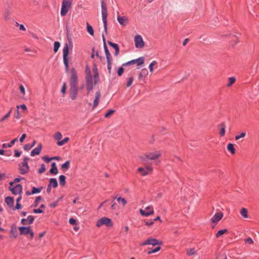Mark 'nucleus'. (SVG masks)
I'll return each mask as SVG.
<instances>
[{
    "mask_svg": "<svg viewBox=\"0 0 259 259\" xmlns=\"http://www.w3.org/2000/svg\"><path fill=\"white\" fill-rule=\"evenodd\" d=\"M195 250V248H190L189 249H187V254L188 255H194L196 253Z\"/></svg>",
    "mask_w": 259,
    "mask_h": 259,
    "instance_id": "obj_43",
    "label": "nucleus"
},
{
    "mask_svg": "<svg viewBox=\"0 0 259 259\" xmlns=\"http://www.w3.org/2000/svg\"><path fill=\"white\" fill-rule=\"evenodd\" d=\"M117 20H118V22L121 25H125V23L127 21V19L124 16H123V17L118 16L117 18Z\"/></svg>",
    "mask_w": 259,
    "mask_h": 259,
    "instance_id": "obj_27",
    "label": "nucleus"
},
{
    "mask_svg": "<svg viewBox=\"0 0 259 259\" xmlns=\"http://www.w3.org/2000/svg\"><path fill=\"white\" fill-rule=\"evenodd\" d=\"M228 230L226 229L220 230H219L216 234L215 236L217 238H219L221 235L224 234L225 233H228Z\"/></svg>",
    "mask_w": 259,
    "mask_h": 259,
    "instance_id": "obj_34",
    "label": "nucleus"
},
{
    "mask_svg": "<svg viewBox=\"0 0 259 259\" xmlns=\"http://www.w3.org/2000/svg\"><path fill=\"white\" fill-rule=\"evenodd\" d=\"M157 64L156 61H154L152 63H151L149 65V68L150 72H153V65H156Z\"/></svg>",
    "mask_w": 259,
    "mask_h": 259,
    "instance_id": "obj_52",
    "label": "nucleus"
},
{
    "mask_svg": "<svg viewBox=\"0 0 259 259\" xmlns=\"http://www.w3.org/2000/svg\"><path fill=\"white\" fill-rule=\"evenodd\" d=\"M163 244V242L154 238H149L143 242L140 243V246H144L146 245H152L155 246L156 245H161Z\"/></svg>",
    "mask_w": 259,
    "mask_h": 259,
    "instance_id": "obj_5",
    "label": "nucleus"
},
{
    "mask_svg": "<svg viewBox=\"0 0 259 259\" xmlns=\"http://www.w3.org/2000/svg\"><path fill=\"white\" fill-rule=\"evenodd\" d=\"M107 68H108L109 73H110L111 71V64H112V59L107 60Z\"/></svg>",
    "mask_w": 259,
    "mask_h": 259,
    "instance_id": "obj_42",
    "label": "nucleus"
},
{
    "mask_svg": "<svg viewBox=\"0 0 259 259\" xmlns=\"http://www.w3.org/2000/svg\"><path fill=\"white\" fill-rule=\"evenodd\" d=\"M103 225H105L107 227H112L113 226V223L111 219L106 217H103L98 220L96 226L99 227Z\"/></svg>",
    "mask_w": 259,
    "mask_h": 259,
    "instance_id": "obj_8",
    "label": "nucleus"
},
{
    "mask_svg": "<svg viewBox=\"0 0 259 259\" xmlns=\"http://www.w3.org/2000/svg\"><path fill=\"white\" fill-rule=\"evenodd\" d=\"M138 171L141 173L142 176H145L149 174V171H153V167L151 166H147L145 168L140 167L138 168Z\"/></svg>",
    "mask_w": 259,
    "mask_h": 259,
    "instance_id": "obj_11",
    "label": "nucleus"
},
{
    "mask_svg": "<svg viewBox=\"0 0 259 259\" xmlns=\"http://www.w3.org/2000/svg\"><path fill=\"white\" fill-rule=\"evenodd\" d=\"M41 148H42L41 144H38V146L36 148H34V149H33L31 151L30 155L31 156H34L35 155H37L39 154V153H40V151L41 150Z\"/></svg>",
    "mask_w": 259,
    "mask_h": 259,
    "instance_id": "obj_18",
    "label": "nucleus"
},
{
    "mask_svg": "<svg viewBox=\"0 0 259 259\" xmlns=\"http://www.w3.org/2000/svg\"><path fill=\"white\" fill-rule=\"evenodd\" d=\"M50 186H52L53 188H57L58 186V184L57 180L55 178H51L50 179L49 184H48Z\"/></svg>",
    "mask_w": 259,
    "mask_h": 259,
    "instance_id": "obj_25",
    "label": "nucleus"
},
{
    "mask_svg": "<svg viewBox=\"0 0 259 259\" xmlns=\"http://www.w3.org/2000/svg\"><path fill=\"white\" fill-rule=\"evenodd\" d=\"M124 72V68H123L122 66L121 67H120L118 70H117V74L119 76H120L122 75L123 73Z\"/></svg>",
    "mask_w": 259,
    "mask_h": 259,
    "instance_id": "obj_50",
    "label": "nucleus"
},
{
    "mask_svg": "<svg viewBox=\"0 0 259 259\" xmlns=\"http://www.w3.org/2000/svg\"><path fill=\"white\" fill-rule=\"evenodd\" d=\"M117 200L118 201V202H120V201H121V202L122 203V204L123 205H125L126 204V200L123 198H121V197H119L117 198Z\"/></svg>",
    "mask_w": 259,
    "mask_h": 259,
    "instance_id": "obj_54",
    "label": "nucleus"
},
{
    "mask_svg": "<svg viewBox=\"0 0 259 259\" xmlns=\"http://www.w3.org/2000/svg\"><path fill=\"white\" fill-rule=\"evenodd\" d=\"M34 220V217L32 215H28L27 219V221H28L29 224H31L33 223Z\"/></svg>",
    "mask_w": 259,
    "mask_h": 259,
    "instance_id": "obj_47",
    "label": "nucleus"
},
{
    "mask_svg": "<svg viewBox=\"0 0 259 259\" xmlns=\"http://www.w3.org/2000/svg\"><path fill=\"white\" fill-rule=\"evenodd\" d=\"M62 199L61 197H59L58 198L57 200L55 201H54L53 202L49 204V206L51 208H54L56 207L58 205V202L60 200H61Z\"/></svg>",
    "mask_w": 259,
    "mask_h": 259,
    "instance_id": "obj_37",
    "label": "nucleus"
},
{
    "mask_svg": "<svg viewBox=\"0 0 259 259\" xmlns=\"http://www.w3.org/2000/svg\"><path fill=\"white\" fill-rule=\"evenodd\" d=\"M14 152H15V155H14V156H15V157H19V156L21 155V153H22V152H21V151H18V150H17V149H15V150H14Z\"/></svg>",
    "mask_w": 259,
    "mask_h": 259,
    "instance_id": "obj_61",
    "label": "nucleus"
},
{
    "mask_svg": "<svg viewBox=\"0 0 259 259\" xmlns=\"http://www.w3.org/2000/svg\"><path fill=\"white\" fill-rule=\"evenodd\" d=\"M26 137V135L25 134H22L19 139L20 142L21 143L23 142L24 140L25 139Z\"/></svg>",
    "mask_w": 259,
    "mask_h": 259,
    "instance_id": "obj_63",
    "label": "nucleus"
},
{
    "mask_svg": "<svg viewBox=\"0 0 259 259\" xmlns=\"http://www.w3.org/2000/svg\"><path fill=\"white\" fill-rule=\"evenodd\" d=\"M161 249V247L160 246H157L154 249H151L149 250L147 252L148 254H151L153 253H155L156 252L159 251Z\"/></svg>",
    "mask_w": 259,
    "mask_h": 259,
    "instance_id": "obj_32",
    "label": "nucleus"
},
{
    "mask_svg": "<svg viewBox=\"0 0 259 259\" xmlns=\"http://www.w3.org/2000/svg\"><path fill=\"white\" fill-rule=\"evenodd\" d=\"M12 112V109H11L5 116H4L0 120V121L3 122L5 121L6 119H7L10 115L11 113Z\"/></svg>",
    "mask_w": 259,
    "mask_h": 259,
    "instance_id": "obj_44",
    "label": "nucleus"
},
{
    "mask_svg": "<svg viewBox=\"0 0 259 259\" xmlns=\"http://www.w3.org/2000/svg\"><path fill=\"white\" fill-rule=\"evenodd\" d=\"M10 234V237H13L16 238L18 237L17 230L15 224H13L11 226Z\"/></svg>",
    "mask_w": 259,
    "mask_h": 259,
    "instance_id": "obj_16",
    "label": "nucleus"
},
{
    "mask_svg": "<svg viewBox=\"0 0 259 259\" xmlns=\"http://www.w3.org/2000/svg\"><path fill=\"white\" fill-rule=\"evenodd\" d=\"M60 46V43L59 41H55L54 44V52L56 53Z\"/></svg>",
    "mask_w": 259,
    "mask_h": 259,
    "instance_id": "obj_40",
    "label": "nucleus"
},
{
    "mask_svg": "<svg viewBox=\"0 0 259 259\" xmlns=\"http://www.w3.org/2000/svg\"><path fill=\"white\" fill-rule=\"evenodd\" d=\"M10 190L14 195H17L22 192V186L21 184H17L13 187L12 189H10Z\"/></svg>",
    "mask_w": 259,
    "mask_h": 259,
    "instance_id": "obj_13",
    "label": "nucleus"
},
{
    "mask_svg": "<svg viewBox=\"0 0 259 259\" xmlns=\"http://www.w3.org/2000/svg\"><path fill=\"white\" fill-rule=\"evenodd\" d=\"M69 163H70V161L69 160L66 161L64 163L62 164L61 168L63 170H67L69 168Z\"/></svg>",
    "mask_w": 259,
    "mask_h": 259,
    "instance_id": "obj_38",
    "label": "nucleus"
},
{
    "mask_svg": "<svg viewBox=\"0 0 259 259\" xmlns=\"http://www.w3.org/2000/svg\"><path fill=\"white\" fill-rule=\"evenodd\" d=\"M223 217V213L222 212L216 213L213 217L211 219V221L213 223L217 224L219 221H220Z\"/></svg>",
    "mask_w": 259,
    "mask_h": 259,
    "instance_id": "obj_14",
    "label": "nucleus"
},
{
    "mask_svg": "<svg viewBox=\"0 0 259 259\" xmlns=\"http://www.w3.org/2000/svg\"><path fill=\"white\" fill-rule=\"evenodd\" d=\"M32 148L30 144H25L24 146V149L26 151H28Z\"/></svg>",
    "mask_w": 259,
    "mask_h": 259,
    "instance_id": "obj_59",
    "label": "nucleus"
},
{
    "mask_svg": "<svg viewBox=\"0 0 259 259\" xmlns=\"http://www.w3.org/2000/svg\"><path fill=\"white\" fill-rule=\"evenodd\" d=\"M33 211L35 213H41L44 212L43 210L40 208L34 209Z\"/></svg>",
    "mask_w": 259,
    "mask_h": 259,
    "instance_id": "obj_60",
    "label": "nucleus"
},
{
    "mask_svg": "<svg viewBox=\"0 0 259 259\" xmlns=\"http://www.w3.org/2000/svg\"><path fill=\"white\" fill-rule=\"evenodd\" d=\"M101 8H102V20L104 23V30L106 33L107 32V16H108V11L107 8V5L104 0H102L101 2Z\"/></svg>",
    "mask_w": 259,
    "mask_h": 259,
    "instance_id": "obj_3",
    "label": "nucleus"
},
{
    "mask_svg": "<svg viewBox=\"0 0 259 259\" xmlns=\"http://www.w3.org/2000/svg\"><path fill=\"white\" fill-rule=\"evenodd\" d=\"M92 70L93 72V76L91 74L90 68L88 65L85 66V80L86 83V88L88 93L92 91L94 88V84L95 85L100 81L99 74L96 63L93 64Z\"/></svg>",
    "mask_w": 259,
    "mask_h": 259,
    "instance_id": "obj_1",
    "label": "nucleus"
},
{
    "mask_svg": "<svg viewBox=\"0 0 259 259\" xmlns=\"http://www.w3.org/2000/svg\"><path fill=\"white\" fill-rule=\"evenodd\" d=\"M43 189V187L41 186L40 187H38V188H36L35 187H33L32 188V194H36V193H39L41 190Z\"/></svg>",
    "mask_w": 259,
    "mask_h": 259,
    "instance_id": "obj_33",
    "label": "nucleus"
},
{
    "mask_svg": "<svg viewBox=\"0 0 259 259\" xmlns=\"http://www.w3.org/2000/svg\"><path fill=\"white\" fill-rule=\"evenodd\" d=\"M62 136L60 132H57L56 133L54 138L55 140H58V141H60V140L62 138Z\"/></svg>",
    "mask_w": 259,
    "mask_h": 259,
    "instance_id": "obj_45",
    "label": "nucleus"
},
{
    "mask_svg": "<svg viewBox=\"0 0 259 259\" xmlns=\"http://www.w3.org/2000/svg\"><path fill=\"white\" fill-rule=\"evenodd\" d=\"M219 127L220 128V131L219 133L220 136L221 137H223L225 135V128L226 125L225 122H222L219 125Z\"/></svg>",
    "mask_w": 259,
    "mask_h": 259,
    "instance_id": "obj_24",
    "label": "nucleus"
},
{
    "mask_svg": "<svg viewBox=\"0 0 259 259\" xmlns=\"http://www.w3.org/2000/svg\"><path fill=\"white\" fill-rule=\"evenodd\" d=\"M71 76L70 78L69 95L72 100L76 99L78 91V77L77 71L75 68L72 67L70 70Z\"/></svg>",
    "mask_w": 259,
    "mask_h": 259,
    "instance_id": "obj_2",
    "label": "nucleus"
},
{
    "mask_svg": "<svg viewBox=\"0 0 259 259\" xmlns=\"http://www.w3.org/2000/svg\"><path fill=\"white\" fill-rule=\"evenodd\" d=\"M46 171V167L44 164H41L40 168L38 169V172L39 174H42Z\"/></svg>",
    "mask_w": 259,
    "mask_h": 259,
    "instance_id": "obj_46",
    "label": "nucleus"
},
{
    "mask_svg": "<svg viewBox=\"0 0 259 259\" xmlns=\"http://www.w3.org/2000/svg\"><path fill=\"white\" fill-rule=\"evenodd\" d=\"M18 229L20 235H26L28 234L29 232H30V227L29 226H21L18 228Z\"/></svg>",
    "mask_w": 259,
    "mask_h": 259,
    "instance_id": "obj_17",
    "label": "nucleus"
},
{
    "mask_svg": "<svg viewBox=\"0 0 259 259\" xmlns=\"http://www.w3.org/2000/svg\"><path fill=\"white\" fill-rule=\"evenodd\" d=\"M135 47L137 48H142L144 46V42L142 37L140 35H137L135 37Z\"/></svg>",
    "mask_w": 259,
    "mask_h": 259,
    "instance_id": "obj_10",
    "label": "nucleus"
},
{
    "mask_svg": "<svg viewBox=\"0 0 259 259\" xmlns=\"http://www.w3.org/2000/svg\"><path fill=\"white\" fill-rule=\"evenodd\" d=\"M161 155V154L160 151H157L156 153H149L148 154H146L145 156L150 160H155L160 157Z\"/></svg>",
    "mask_w": 259,
    "mask_h": 259,
    "instance_id": "obj_12",
    "label": "nucleus"
},
{
    "mask_svg": "<svg viewBox=\"0 0 259 259\" xmlns=\"http://www.w3.org/2000/svg\"><path fill=\"white\" fill-rule=\"evenodd\" d=\"M42 199V197L40 196H37L36 197L34 203V206H37L38 204L39 201Z\"/></svg>",
    "mask_w": 259,
    "mask_h": 259,
    "instance_id": "obj_48",
    "label": "nucleus"
},
{
    "mask_svg": "<svg viewBox=\"0 0 259 259\" xmlns=\"http://www.w3.org/2000/svg\"><path fill=\"white\" fill-rule=\"evenodd\" d=\"M5 201L10 208H13L14 204V198L11 196H7L5 199Z\"/></svg>",
    "mask_w": 259,
    "mask_h": 259,
    "instance_id": "obj_19",
    "label": "nucleus"
},
{
    "mask_svg": "<svg viewBox=\"0 0 259 259\" xmlns=\"http://www.w3.org/2000/svg\"><path fill=\"white\" fill-rule=\"evenodd\" d=\"M245 135H246L245 133L242 132L240 135H236L235 140H238L241 138L244 137L245 136Z\"/></svg>",
    "mask_w": 259,
    "mask_h": 259,
    "instance_id": "obj_49",
    "label": "nucleus"
},
{
    "mask_svg": "<svg viewBox=\"0 0 259 259\" xmlns=\"http://www.w3.org/2000/svg\"><path fill=\"white\" fill-rule=\"evenodd\" d=\"M69 222L71 225H77V221L72 218H71L69 219Z\"/></svg>",
    "mask_w": 259,
    "mask_h": 259,
    "instance_id": "obj_55",
    "label": "nucleus"
},
{
    "mask_svg": "<svg viewBox=\"0 0 259 259\" xmlns=\"http://www.w3.org/2000/svg\"><path fill=\"white\" fill-rule=\"evenodd\" d=\"M103 41H104V49L105 50V53L107 60L111 59L112 57H111L110 53L108 49L107 46L106 44L105 38L103 35Z\"/></svg>",
    "mask_w": 259,
    "mask_h": 259,
    "instance_id": "obj_20",
    "label": "nucleus"
},
{
    "mask_svg": "<svg viewBox=\"0 0 259 259\" xmlns=\"http://www.w3.org/2000/svg\"><path fill=\"white\" fill-rule=\"evenodd\" d=\"M144 62V57H140L137 59L133 60L130 61L126 63H123L122 64V66H127L128 65H133L135 63H137L138 66H140L142 65Z\"/></svg>",
    "mask_w": 259,
    "mask_h": 259,
    "instance_id": "obj_9",
    "label": "nucleus"
},
{
    "mask_svg": "<svg viewBox=\"0 0 259 259\" xmlns=\"http://www.w3.org/2000/svg\"><path fill=\"white\" fill-rule=\"evenodd\" d=\"M42 158L47 163H49V162H50L51 160H52L51 157L50 158L48 156H44L42 157Z\"/></svg>",
    "mask_w": 259,
    "mask_h": 259,
    "instance_id": "obj_58",
    "label": "nucleus"
},
{
    "mask_svg": "<svg viewBox=\"0 0 259 259\" xmlns=\"http://www.w3.org/2000/svg\"><path fill=\"white\" fill-rule=\"evenodd\" d=\"M100 97H101V94H100V91L97 92L96 93L95 98L94 102H93V109L95 108L96 107H97L98 105Z\"/></svg>",
    "mask_w": 259,
    "mask_h": 259,
    "instance_id": "obj_22",
    "label": "nucleus"
},
{
    "mask_svg": "<svg viewBox=\"0 0 259 259\" xmlns=\"http://www.w3.org/2000/svg\"><path fill=\"white\" fill-rule=\"evenodd\" d=\"M236 78L235 77H231L229 78V81L227 84V87H230L232 86L235 82Z\"/></svg>",
    "mask_w": 259,
    "mask_h": 259,
    "instance_id": "obj_36",
    "label": "nucleus"
},
{
    "mask_svg": "<svg viewBox=\"0 0 259 259\" xmlns=\"http://www.w3.org/2000/svg\"><path fill=\"white\" fill-rule=\"evenodd\" d=\"M22 207V205L19 203H16V204L15 207L14 206H13V208H12V209L15 210V209H21Z\"/></svg>",
    "mask_w": 259,
    "mask_h": 259,
    "instance_id": "obj_57",
    "label": "nucleus"
},
{
    "mask_svg": "<svg viewBox=\"0 0 259 259\" xmlns=\"http://www.w3.org/2000/svg\"><path fill=\"white\" fill-rule=\"evenodd\" d=\"M133 80H134V78L133 77L131 76L129 78H128V80L127 82V83H126V87H130L132 83H133Z\"/></svg>",
    "mask_w": 259,
    "mask_h": 259,
    "instance_id": "obj_53",
    "label": "nucleus"
},
{
    "mask_svg": "<svg viewBox=\"0 0 259 259\" xmlns=\"http://www.w3.org/2000/svg\"><path fill=\"white\" fill-rule=\"evenodd\" d=\"M19 89H20V91L21 92V93H22V94H24V93H25V89H24V87L22 85H20Z\"/></svg>",
    "mask_w": 259,
    "mask_h": 259,
    "instance_id": "obj_64",
    "label": "nucleus"
},
{
    "mask_svg": "<svg viewBox=\"0 0 259 259\" xmlns=\"http://www.w3.org/2000/svg\"><path fill=\"white\" fill-rule=\"evenodd\" d=\"M61 92L63 94H65L66 92V83L64 82L62 85Z\"/></svg>",
    "mask_w": 259,
    "mask_h": 259,
    "instance_id": "obj_56",
    "label": "nucleus"
},
{
    "mask_svg": "<svg viewBox=\"0 0 259 259\" xmlns=\"http://www.w3.org/2000/svg\"><path fill=\"white\" fill-rule=\"evenodd\" d=\"M72 1V0H63L61 10V15L62 16H65L71 7Z\"/></svg>",
    "mask_w": 259,
    "mask_h": 259,
    "instance_id": "obj_6",
    "label": "nucleus"
},
{
    "mask_svg": "<svg viewBox=\"0 0 259 259\" xmlns=\"http://www.w3.org/2000/svg\"><path fill=\"white\" fill-rule=\"evenodd\" d=\"M245 243H247L249 244H252L253 241L251 238H248L245 240Z\"/></svg>",
    "mask_w": 259,
    "mask_h": 259,
    "instance_id": "obj_62",
    "label": "nucleus"
},
{
    "mask_svg": "<svg viewBox=\"0 0 259 259\" xmlns=\"http://www.w3.org/2000/svg\"><path fill=\"white\" fill-rule=\"evenodd\" d=\"M115 112L114 110H109L105 114V118H109L110 116Z\"/></svg>",
    "mask_w": 259,
    "mask_h": 259,
    "instance_id": "obj_41",
    "label": "nucleus"
},
{
    "mask_svg": "<svg viewBox=\"0 0 259 259\" xmlns=\"http://www.w3.org/2000/svg\"><path fill=\"white\" fill-rule=\"evenodd\" d=\"M87 31L90 35L94 36V31L92 26H91L88 22L87 23Z\"/></svg>",
    "mask_w": 259,
    "mask_h": 259,
    "instance_id": "obj_31",
    "label": "nucleus"
},
{
    "mask_svg": "<svg viewBox=\"0 0 259 259\" xmlns=\"http://www.w3.org/2000/svg\"><path fill=\"white\" fill-rule=\"evenodd\" d=\"M247 213H248V211H247V209L246 208H242L241 209V211H240V213L244 218H248Z\"/></svg>",
    "mask_w": 259,
    "mask_h": 259,
    "instance_id": "obj_39",
    "label": "nucleus"
},
{
    "mask_svg": "<svg viewBox=\"0 0 259 259\" xmlns=\"http://www.w3.org/2000/svg\"><path fill=\"white\" fill-rule=\"evenodd\" d=\"M29 160V158L25 157L23 159V161L19 164V170L21 174L24 175L28 172L29 166L27 163V161Z\"/></svg>",
    "mask_w": 259,
    "mask_h": 259,
    "instance_id": "obj_7",
    "label": "nucleus"
},
{
    "mask_svg": "<svg viewBox=\"0 0 259 259\" xmlns=\"http://www.w3.org/2000/svg\"><path fill=\"white\" fill-rule=\"evenodd\" d=\"M148 71L147 69L143 68L139 74V78H143L148 74Z\"/></svg>",
    "mask_w": 259,
    "mask_h": 259,
    "instance_id": "obj_26",
    "label": "nucleus"
},
{
    "mask_svg": "<svg viewBox=\"0 0 259 259\" xmlns=\"http://www.w3.org/2000/svg\"><path fill=\"white\" fill-rule=\"evenodd\" d=\"M144 223H145V224L148 226V227H150L152 225H153L154 224V221L152 220V221H150V220H145L144 221Z\"/></svg>",
    "mask_w": 259,
    "mask_h": 259,
    "instance_id": "obj_51",
    "label": "nucleus"
},
{
    "mask_svg": "<svg viewBox=\"0 0 259 259\" xmlns=\"http://www.w3.org/2000/svg\"><path fill=\"white\" fill-rule=\"evenodd\" d=\"M69 47L67 44H66L63 50V59L66 72L69 71Z\"/></svg>",
    "mask_w": 259,
    "mask_h": 259,
    "instance_id": "obj_4",
    "label": "nucleus"
},
{
    "mask_svg": "<svg viewBox=\"0 0 259 259\" xmlns=\"http://www.w3.org/2000/svg\"><path fill=\"white\" fill-rule=\"evenodd\" d=\"M69 140V138L68 137H66L63 140L58 141L57 145L58 146H62L65 143H67Z\"/></svg>",
    "mask_w": 259,
    "mask_h": 259,
    "instance_id": "obj_35",
    "label": "nucleus"
},
{
    "mask_svg": "<svg viewBox=\"0 0 259 259\" xmlns=\"http://www.w3.org/2000/svg\"><path fill=\"white\" fill-rule=\"evenodd\" d=\"M227 150L232 154H234L235 153V149L234 148V146L232 143H229L228 144Z\"/></svg>",
    "mask_w": 259,
    "mask_h": 259,
    "instance_id": "obj_29",
    "label": "nucleus"
},
{
    "mask_svg": "<svg viewBox=\"0 0 259 259\" xmlns=\"http://www.w3.org/2000/svg\"><path fill=\"white\" fill-rule=\"evenodd\" d=\"M108 45L112 47L115 50L114 55L115 56H117L119 53V48L118 45L117 44L113 43L110 41H108Z\"/></svg>",
    "mask_w": 259,
    "mask_h": 259,
    "instance_id": "obj_21",
    "label": "nucleus"
},
{
    "mask_svg": "<svg viewBox=\"0 0 259 259\" xmlns=\"http://www.w3.org/2000/svg\"><path fill=\"white\" fill-rule=\"evenodd\" d=\"M150 208L148 206L146 208L145 210L140 209V212L142 215L147 217L154 213L153 209H152L151 210H150Z\"/></svg>",
    "mask_w": 259,
    "mask_h": 259,
    "instance_id": "obj_15",
    "label": "nucleus"
},
{
    "mask_svg": "<svg viewBox=\"0 0 259 259\" xmlns=\"http://www.w3.org/2000/svg\"><path fill=\"white\" fill-rule=\"evenodd\" d=\"M51 175H56L58 172V170L55 162H52L51 164V168L49 171Z\"/></svg>",
    "mask_w": 259,
    "mask_h": 259,
    "instance_id": "obj_23",
    "label": "nucleus"
},
{
    "mask_svg": "<svg viewBox=\"0 0 259 259\" xmlns=\"http://www.w3.org/2000/svg\"><path fill=\"white\" fill-rule=\"evenodd\" d=\"M17 141V138H16L13 140H12L10 143L6 144L4 143L2 145L3 148H6L7 147H11L12 145H13L15 142Z\"/></svg>",
    "mask_w": 259,
    "mask_h": 259,
    "instance_id": "obj_28",
    "label": "nucleus"
},
{
    "mask_svg": "<svg viewBox=\"0 0 259 259\" xmlns=\"http://www.w3.org/2000/svg\"><path fill=\"white\" fill-rule=\"evenodd\" d=\"M59 183L61 186H64L66 185V177L64 175L59 176Z\"/></svg>",
    "mask_w": 259,
    "mask_h": 259,
    "instance_id": "obj_30",
    "label": "nucleus"
}]
</instances>
